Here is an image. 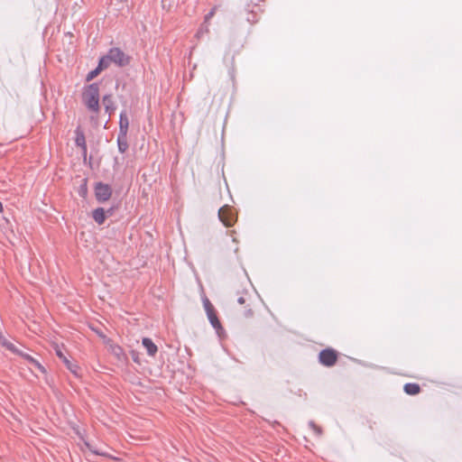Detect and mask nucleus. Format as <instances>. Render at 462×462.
<instances>
[{
    "instance_id": "f8f14e48",
    "label": "nucleus",
    "mask_w": 462,
    "mask_h": 462,
    "mask_svg": "<svg viewBox=\"0 0 462 462\" xmlns=\"http://www.w3.org/2000/svg\"><path fill=\"white\" fill-rule=\"evenodd\" d=\"M404 392L409 395H416L420 393V387L418 383H408L403 386Z\"/></svg>"
},
{
    "instance_id": "dca6fc26",
    "label": "nucleus",
    "mask_w": 462,
    "mask_h": 462,
    "mask_svg": "<svg viewBox=\"0 0 462 462\" xmlns=\"http://www.w3.org/2000/svg\"><path fill=\"white\" fill-rule=\"evenodd\" d=\"M19 354L20 356H22L23 358H25L27 361H29L31 364H32L36 368H38L41 372L42 373H45V369L44 367L37 361L35 360L33 357H32L31 356L29 355H26V354H23L21 351H19Z\"/></svg>"
},
{
    "instance_id": "f257e3e1",
    "label": "nucleus",
    "mask_w": 462,
    "mask_h": 462,
    "mask_svg": "<svg viewBox=\"0 0 462 462\" xmlns=\"http://www.w3.org/2000/svg\"><path fill=\"white\" fill-rule=\"evenodd\" d=\"M82 100L85 106L92 112H99V88L94 83L87 86L82 93Z\"/></svg>"
},
{
    "instance_id": "9d476101",
    "label": "nucleus",
    "mask_w": 462,
    "mask_h": 462,
    "mask_svg": "<svg viewBox=\"0 0 462 462\" xmlns=\"http://www.w3.org/2000/svg\"><path fill=\"white\" fill-rule=\"evenodd\" d=\"M76 144L82 149V152L84 154L87 152V144H86V138L82 131L78 129L76 131V138H75Z\"/></svg>"
},
{
    "instance_id": "a878e982",
    "label": "nucleus",
    "mask_w": 462,
    "mask_h": 462,
    "mask_svg": "<svg viewBox=\"0 0 462 462\" xmlns=\"http://www.w3.org/2000/svg\"><path fill=\"white\" fill-rule=\"evenodd\" d=\"M248 21H249L250 23H256V22L258 21V19H252V20H251L250 18H248Z\"/></svg>"
},
{
    "instance_id": "6ab92c4d",
    "label": "nucleus",
    "mask_w": 462,
    "mask_h": 462,
    "mask_svg": "<svg viewBox=\"0 0 462 462\" xmlns=\"http://www.w3.org/2000/svg\"><path fill=\"white\" fill-rule=\"evenodd\" d=\"M67 368L75 375H79V367L76 364H72L69 360H65Z\"/></svg>"
},
{
    "instance_id": "1a4fd4ad",
    "label": "nucleus",
    "mask_w": 462,
    "mask_h": 462,
    "mask_svg": "<svg viewBox=\"0 0 462 462\" xmlns=\"http://www.w3.org/2000/svg\"><path fill=\"white\" fill-rule=\"evenodd\" d=\"M143 346L146 348L147 354L150 356H154L158 351L157 346L148 337L143 338Z\"/></svg>"
},
{
    "instance_id": "f03ea898",
    "label": "nucleus",
    "mask_w": 462,
    "mask_h": 462,
    "mask_svg": "<svg viewBox=\"0 0 462 462\" xmlns=\"http://www.w3.org/2000/svg\"><path fill=\"white\" fill-rule=\"evenodd\" d=\"M237 302L241 306L238 310V313L243 319H248L254 317L256 305L254 303L249 294L245 293L238 297Z\"/></svg>"
},
{
    "instance_id": "2eb2a0df",
    "label": "nucleus",
    "mask_w": 462,
    "mask_h": 462,
    "mask_svg": "<svg viewBox=\"0 0 462 462\" xmlns=\"http://www.w3.org/2000/svg\"><path fill=\"white\" fill-rule=\"evenodd\" d=\"M92 217H93L94 220L98 225L103 224L106 220V213H105L104 208H96L92 213Z\"/></svg>"
},
{
    "instance_id": "39448f33",
    "label": "nucleus",
    "mask_w": 462,
    "mask_h": 462,
    "mask_svg": "<svg viewBox=\"0 0 462 462\" xmlns=\"http://www.w3.org/2000/svg\"><path fill=\"white\" fill-rule=\"evenodd\" d=\"M112 195V189L108 184L98 182L95 186V196L99 202L107 201Z\"/></svg>"
},
{
    "instance_id": "a211bd4d",
    "label": "nucleus",
    "mask_w": 462,
    "mask_h": 462,
    "mask_svg": "<svg viewBox=\"0 0 462 462\" xmlns=\"http://www.w3.org/2000/svg\"><path fill=\"white\" fill-rule=\"evenodd\" d=\"M112 60L109 59V56L107 54L100 59L97 68L102 71L108 68Z\"/></svg>"
},
{
    "instance_id": "b1692460",
    "label": "nucleus",
    "mask_w": 462,
    "mask_h": 462,
    "mask_svg": "<svg viewBox=\"0 0 462 462\" xmlns=\"http://www.w3.org/2000/svg\"><path fill=\"white\" fill-rule=\"evenodd\" d=\"M217 7H213L211 11L206 15V21H208L210 18H212L216 13Z\"/></svg>"
},
{
    "instance_id": "cd10ccee",
    "label": "nucleus",
    "mask_w": 462,
    "mask_h": 462,
    "mask_svg": "<svg viewBox=\"0 0 462 462\" xmlns=\"http://www.w3.org/2000/svg\"><path fill=\"white\" fill-rule=\"evenodd\" d=\"M134 362H138V360H137V356H134Z\"/></svg>"
},
{
    "instance_id": "aec40b11",
    "label": "nucleus",
    "mask_w": 462,
    "mask_h": 462,
    "mask_svg": "<svg viewBox=\"0 0 462 462\" xmlns=\"http://www.w3.org/2000/svg\"><path fill=\"white\" fill-rule=\"evenodd\" d=\"M101 72V70L97 67L94 70L90 71L88 75H87V80L88 81H90L92 80L93 79H95L99 73Z\"/></svg>"
},
{
    "instance_id": "7ed1b4c3",
    "label": "nucleus",
    "mask_w": 462,
    "mask_h": 462,
    "mask_svg": "<svg viewBox=\"0 0 462 462\" xmlns=\"http://www.w3.org/2000/svg\"><path fill=\"white\" fill-rule=\"evenodd\" d=\"M338 358V354L335 349L326 348L320 351L319 355V361L324 366H333L336 365Z\"/></svg>"
},
{
    "instance_id": "6e6552de",
    "label": "nucleus",
    "mask_w": 462,
    "mask_h": 462,
    "mask_svg": "<svg viewBox=\"0 0 462 462\" xmlns=\"http://www.w3.org/2000/svg\"><path fill=\"white\" fill-rule=\"evenodd\" d=\"M129 127V120L125 112H122L120 114L119 119V128H120V135L123 138H126L127 131Z\"/></svg>"
},
{
    "instance_id": "c85d7f7f",
    "label": "nucleus",
    "mask_w": 462,
    "mask_h": 462,
    "mask_svg": "<svg viewBox=\"0 0 462 462\" xmlns=\"http://www.w3.org/2000/svg\"><path fill=\"white\" fill-rule=\"evenodd\" d=\"M134 362H138V360H137V356H134Z\"/></svg>"
},
{
    "instance_id": "20e7f679",
    "label": "nucleus",
    "mask_w": 462,
    "mask_h": 462,
    "mask_svg": "<svg viewBox=\"0 0 462 462\" xmlns=\"http://www.w3.org/2000/svg\"><path fill=\"white\" fill-rule=\"evenodd\" d=\"M218 217L226 226H232L236 221L234 210L228 206L222 207L218 211Z\"/></svg>"
},
{
    "instance_id": "0eeeda50",
    "label": "nucleus",
    "mask_w": 462,
    "mask_h": 462,
    "mask_svg": "<svg viewBox=\"0 0 462 462\" xmlns=\"http://www.w3.org/2000/svg\"><path fill=\"white\" fill-rule=\"evenodd\" d=\"M108 56L112 62L119 66H125L129 62L128 57L118 48L111 49L108 52Z\"/></svg>"
},
{
    "instance_id": "423d86ee",
    "label": "nucleus",
    "mask_w": 462,
    "mask_h": 462,
    "mask_svg": "<svg viewBox=\"0 0 462 462\" xmlns=\"http://www.w3.org/2000/svg\"><path fill=\"white\" fill-rule=\"evenodd\" d=\"M203 306L211 325L215 328H219L221 327L220 321L217 319L214 306L207 297L203 299Z\"/></svg>"
},
{
    "instance_id": "5701e85b",
    "label": "nucleus",
    "mask_w": 462,
    "mask_h": 462,
    "mask_svg": "<svg viewBox=\"0 0 462 462\" xmlns=\"http://www.w3.org/2000/svg\"><path fill=\"white\" fill-rule=\"evenodd\" d=\"M310 427L313 430V431L316 434L321 435V433H322L321 429L319 426H317L315 423H313V422L310 423Z\"/></svg>"
},
{
    "instance_id": "412c9836",
    "label": "nucleus",
    "mask_w": 462,
    "mask_h": 462,
    "mask_svg": "<svg viewBox=\"0 0 462 462\" xmlns=\"http://www.w3.org/2000/svg\"><path fill=\"white\" fill-rule=\"evenodd\" d=\"M125 138H123L120 134L118 136V146L121 152H124L126 149L125 142H123Z\"/></svg>"
},
{
    "instance_id": "9b49d317",
    "label": "nucleus",
    "mask_w": 462,
    "mask_h": 462,
    "mask_svg": "<svg viewBox=\"0 0 462 462\" xmlns=\"http://www.w3.org/2000/svg\"><path fill=\"white\" fill-rule=\"evenodd\" d=\"M0 346L5 347V349L11 351L14 354H19L18 348L14 346V343L9 341L5 336L0 333Z\"/></svg>"
},
{
    "instance_id": "ddd939ff",
    "label": "nucleus",
    "mask_w": 462,
    "mask_h": 462,
    "mask_svg": "<svg viewBox=\"0 0 462 462\" xmlns=\"http://www.w3.org/2000/svg\"><path fill=\"white\" fill-rule=\"evenodd\" d=\"M102 102H103V105L105 106L106 111L109 115H111L115 111V109H116L112 96L111 95H106L103 97Z\"/></svg>"
},
{
    "instance_id": "393cba45",
    "label": "nucleus",
    "mask_w": 462,
    "mask_h": 462,
    "mask_svg": "<svg viewBox=\"0 0 462 462\" xmlns=\"http://www.w3.org/2000/svg\"><path fill=\"white\" fill-rule=\"evenodd\" d=\"M98 336L103 339L104 343H106V345L110 344L111 343V339H109L108 337H106L104 334L102 333H99L97 332Z\"/></svg>"
},
{
    "instance_id": "4be33fe9",
    "label": "nucleus",
    "mask_w": 462,
    "mask_h": 462,
    "mask_svg": "<svg viewBox=\"0 0 462 462\" xmlns=\"http://www.w3.org/2000/svg\"><path fill=\"white\" fill-rule=\"evenodd\" d=\"M55 351H56V355L59 356L60 359H61L63 361V363L65 364V360H69L65 356L64 354L62 353V351L60 349L59 346H56L55 348Z\"/></svg>"
},
{
    "instance_id": "4468645a",
    "label": "nucleus",
    "mask_w": 462,
    "mask_h": 462,
    "mask_svg": "<svg viewBox=\"0 0 462 462\" xmlns=\"http://www.w3.org/2000/svg\"><path fill=\"white\" fill-rule=\"evenodd\" d=\"M108 345H109L110 352L114 356H116L117 357V359L121 360L125 357V352L120 346H118L116 344H113L112 342Z\"/></svg>"
},
{
    "instance_id": "f3484780",
    "label": "nucleus",
    "mask_w": 462,
    "mask_h": 462,
    "mask_svg": "<svg viewBox=\"0 0 462 462\" xmlns=\"http://www.w3.org/2000/svg\"><path fill=\"white\" fill-rule=\"evenodd\" d=\"M19 354L20 356H22L23 358H25L27 361H29L31 364H32L36 368H38L41 372L42 373H45V369L44 367L37 361L35 360L33 357H32L31 356L29 355H26V354H23L21 351H19Z\"/></svg>"
},
{
    "instance_id": "bb28decb",
    "label": "nucleus",
    "mask_w": 462,
    "mask_h": 462,
    "mask_svg": "<svg viewBox=\"0 0 462 462\" xmlns=\"http://www.w3.org/2000/svg\"><path fill=\"white\" fill-rule=\"evenodd\" d=\"M4 210V207H3V204L0 202V212H3Z\"/></svg>"
}]
</instances>
